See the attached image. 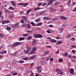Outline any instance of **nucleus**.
Here are the masks:
<instances>
[{
    "mask_svg": "<svg viewBox=\"0 0 76 76\" xmlns=\"http://www.w3.org/2000/svg\"><path fill=\"white\" fill-rule=\"evenodd\" d=\"M21 44V42H16L15 43H14L13 44H12V47L14 48V47H17L18 45H20Z\"/></svg>",
    "mask_w": 76,
    "mask_h": 76,
    "instance_id": "f257e3e1",
    "label": "nucleus"
},
{
    "mask_svg": "<svg viewBox=\"0 0 76 76\" xmlns=\"http://www.w3.org/2000/svg\"><path fill=\"white\" fill-rule=\"evenodd\" d=\"M36 50H37V48L36 47H34L31 50L30 52V54H34Z\"/></svg>",
    "mask_w": 76,
    "mask_h": 76,
    "instance_id": "f03ea898",
    "label": "nucleus"
},
{
    "mask_svg": "<svg viewBox=\"0 0 76 76\" xmlns=\"http://www.w3.org/2000/svg\"><path fill=\"white\" fill-rule=\"evenodd\" d=\"M47 1H48V6H49V5H50V4H53V3L54 1H55V0H47Z\"/></svg>",
    "mask_w": 76,
    "mask_h": 76,
    "instance_id": "7ed1b4c3",
    "label": "nucleus"
},
{
    "mask_svg": "<svg viewBox=\"0 0 76 76\" xmlns=\"http://www.w3.org/2000/svg\"><path fill=\"white\" fill-rule=\"evenodd\" d=\"M10 23V21L9 20H3L2 22V25H4V24H6V23Z\"/></svg>",
    "mask_w": 76,
    "mask_h": 76,
    "instance_id": "20e7f679",
    "label": "nucleus"
},
{
    "mask_svg": "<svg viewBox=\"0 0 76 76\" xmlns=\"http://www.w3.org/2000/svg\"><path fill=\"white\" fill-rule=\"evenodd\" d=\"M26 47L28 50H29L30 51H31V50L32 49V48L31 47H29V46L28 45H26Z\"/></svg>",
    "mask_w": 76,
    "mask_h": 76,
    "instance_id": "39448f33",
    "label": "nucleus"
},
{
    "mask_svg": "<svg viewBox=\"0 0 76 76\" xmlns=\"http://www.w3.org/2000/svg\"><path fill=\"white\" fill-rule=\"evenodd\" d=\"M60 18L61 19L64 20H67V18L64 16H60Z\"/></svg>",
    "mask_w": 76,
    "mask_h": 76,
    "instance_id": "423d86ee",
    "label": "nucleus"
},
{
    "mask_svg": "<svg viewBox=\"0 0 76 76\" xmlns=\"http://www.w3.org/2000/svg\"><path fill=\"white\" fill-rule=\"evenodd\" d=\"M37 57V56L36 55L32 56L31 57H30L29 58V60H32L33 59H34V58H35Z\"/></svg>",
    "mask_w": 76,
    "mask_h": 76,
    "instance_id": "0eeeda50",
    "label": "nucleus"
},
{
    "mask_svg": "<svg viewBox=\"0 0 76 76\" xmlns=\"http://www.w3.org/2000/svg\"><path fill=\"white\" fill-rule=\"evenodd\" d=\"M22 18L23 19H24L25 21L26 22V21H27V17H26V16H22Z\"/></svg>",
    "mask_w": 76,
    "mask_h": 76,
    "instance_id": "6e6552de",
    "label": "nucleus"
},
{
    "mask_svg": "<svg viewBox=\"0 0 76 76\" xmlns=\"http://www.w3.org/2000/svg\"><path fill=\"white\" fill-rule=\"evenodd\" d=\"M26 27L27 28L29 29L31 28V25L29 23H28L26 25Z\"/></svg>",
    "mask_w": 76,
    "mask_h": 76,
    "instance_id": "1a4fd4ad",
    "label": "nucleus"
},
{
    "mask_svg": "<svg viewBox=\"0 0 76 76\" xmlns=\"http://www.w3.org/2000/svg\"><path fill=\"white\" fill-rule=\"evenodd\" d=\"M45 11L40 12L39 13V15H44V14H45Z\"/></svg>",
    "mask_w": 76,
    "mask_h": 76,
    "instance_id": "9d476101",
    "label": "nucleus"
},
{
    "mask_svg": "<svg viewBox=\"0 0 76 76\" xmlns=\"http://www.w3.org/2000/svg\"><path fill=\"white\" fill-rule=\"evenodd\" d=\"M8 9L10 10H15V8L12 6H10Z\"/></svg>",
    "mask_w": 76,
    "mask_h": 76,
    "instance_id": "9b49d317",
    "label": "nucleus"
},
{
    "mask_svg": "<svg viewBox=\"0 0 76 76\" xmlns=\"http://www.w3.org/2000/svg\"><path fill=\"white\" fill-rule=\"evenodd\" d=\"M37 44V41L35 40H34L33 42L32 45H35Z\"/></svg>",
    "mask_w": 76,
    "mask_h": 76,
    "instance_id": "f8f14e48",
    "label": "nucleus"
},
{
    "mask_svg": "<svg viewBox=\"0 0 76 76\" xmlns=\"http://www.w3.org/2000/svg\"><path fill=\"white\" fill-rule=\"evenodd\" d=\"M49 52L48 50H47L43 54V56H46V54H48L49 53Z\"/></svg>",
    "mask_w": 76,
    "mask_h": 76,
    "instance_id": "ddd939ff",
    "label": "nucleus"
},
{
    "mask_svg": "<svg viewBox=\"0 0 76 76\" xmlns=\"http://www.w3.org/2000/svg\"><path fill=\"white\" fill-rule=\"evenodd\" d=\"M42 36L41 34H37V38H42Z\"/></svg>",
    "mask_w": 76,
    "mask_h": 76,
    "instance_id": "4468645a",
    "label": "nucleus"
},
{
    "mask_svg": "<svg viewBox=\"0 0 76 76\" xmlns=\"http://www.w3.org/2000/svg\"><path fill=\"white\" fill-rule=\"evenodd\" d=\"M23 5L24 7H26V6H28V3H23L22 6Z\"/></svg>",
    "mask_w": 76,
    "mask_h": 76,
    "instance_id": "2eb2a0df",
    "label": "nucleus"
},
{
    "mask_svg": "<svg viewBox=\"0 0 76 76\" xmlns=\"http://www.w3.org/2000/svg\"><path fill=\"white\" fill-rule=\"evenodd\" d=\"M42 25V23L40 22L37 24L36 25V26H41V25Z\"/></svg>",
    "mask_w": 76,
    "mask_h": 76,
    "instance_id": "dca6fc26",
    "label": "nucleus"
},
{
    "mask_svg": "<svg viewBox=\"0 0 76 76\" xmlns=\"http://www.w3.org/2000/svg\"><path fill=\"white\" fill-rule=\"evenodd\" d=\"M59 73L60 75H63L64 72L61 71V69H60L59 72Z\"/></svg>",
    "mask_w": 76,
    "mask_h": 76,
    "instance_id": "f3484780",
    "label": "nucleus"
},
{
    "mask_svg": "<svg viewBox=\"0 0 76 76\" xmlns=\"http://www.w3.org/2000/svg\"><path fill=\"white\" fill-rule=\"evenodd\" d=\"M56 42H57V41L56 40L54 39H52L51 42V43H54Z\"/></svg>",
    "mask_w": 76,
    "mask_h": 76,
    "instance_id": "a211bd4d",
    "label": "nucleus"
},
{
    "mask_svg": "<svg viewBox=\"0 0 76 76\" xmlns=\"http://www.w3.org/2000/svg\"><path fill=\"white\" fill-rule=\"evenodd\" d=\"M58 19V18H54L52 20V21H54V20H57Z\"/></svg>",
    "mask_w": 76,
    "mask_h": 76,
    "instance_id": "6ab92c4d",
    "label": "nucleus"
},
{
    "mask_svg": "<svg viewBox=\"0 0 76 76\" xmlns=\"http://www.w3.org/2000/svg\"><path fill=\"white\" fill-rule=\"evenodd\" d=\"M71 70H70V73H71V74H73V72H74V70H73L72 68L71 69Z\"/></svg>",
    "mask_w": 76,
    "mask_h": 76,
    "instance_id": "aec40b11",
    "label": "nucleus"
},
{
    "mask_svg": "<svg viewBox=\"0 0 76 76\" xmlns=\"http://www.w3.org/2000/svg\"><path fill=\"white\" fill-rule=\"evenodd\" d=\"M47 39H49V41H50V42H51V41H52V39L49 37H48L47 38Z\"/></svg>",
    "mask_w": 76,
    "mask_h": 76,
    "instance_id": "412c9836",
    "label": "nucleus"
},
{
    "mask_svg": "<svg viewBox=\"0 0 76 76\" xmlns=\"http://www.w3.org/2000/svg\"><path fill=\"white\" fill-rule=\"evenodd\" d=\"M12 6H14V7H15V6H16V4H15V2H14V1H12Z\"/></svg>",
    "mask_w": 76,
    "mask_h": 76,
    "instance_id": "4be33fe9",
    "label": "nucleus"
},
{
    "mask_svg": "<svg viewBox=\"0 0 76 76\" xmlns=\"http://www.w3.org/2000/svg\"><path fill=\"white\" fill-rule=\"evenodd\" d=\"M59 31H61L60 32L61 33V32H62L61 31H63V30H64V28H59Z\"/></svg>",
    "mask_w": 76,
    "mask_h": 76,
    "instance_id": "5701e85b",
    "label": "nucleus"
},
{
    "mask_svg": "<svg viewBox=\"0 0 76 76\" xmlns=\"http://www.w3.org/2000/svg\"><path fill=\"white\" fill-rule=\"evenodd\" d=\"M30 23H31V25L33 26H35V23L32 22H31Z\"/></svg>",
    "mask_w": 76,
    "mask_h": 76,
    "instance_id": "b1692460",
    "label": "nucleus"
},
{
    "mask_svg": "<svg viewBox=\"0 0 76 76\" xmlns=\"http://www.w3.org/2000/svg\"><path fill=\"white\" fill-rule=\"evenodd\" d=\"M30 50H24V52L25 53H26V54H28L29 51H30Z\"/></svg>",
    "mask_w": 76,
    "mask_h": 76,
    "instance_id": "393cba45",
    "label": "nucleus"
},
{
    "mask_svg": "<svg viewBox=\"0 0 76 76\" xmlns=\"http://www.w3.org/2000/svg\"><path fill=\"white\" fill-rule=\"evenodd\" d=\"M71 2V0H69L67 3V6H70V2Z\"/></svg>",
    "mask_w": 76,
    "mask_h": 76,
    "instance_id": "a878e982",
    "label": "nucleus"
},
{
    "mask_svg": "<svg viewBox=\"0 0 76 76\" xmlns=\"http://www.w3.org/2000/svg\"><path fill=\"white\" fill-rule=\"evenodd\" d=\"M6 29L7 31H10L11 29V28L10 27H7L6 28Z\"/></svg>",
    "mask_w": 76,
    "mask_h": 76,
    "instance_id": "bb28decb",
    "label": "nucleus"
},
{
    "mask_svg": "<svg viewBox=\"0 0 76 76\" xmlns=\"http://www.w3.org/2000/svg\"><path fill=\"white\" fill-rule=\"evenodd\" d=\"M68 53H67V52H66L64 53V56H65V57H66L67 56H68Z\"/></svg>",
    "mask_w": 76,
    "mask_h": 76,
    "instance_id": "cd10ccee",
    "label": "nucleus"
},
{
    "mask_svg": "<svg viewBox=\"0 0 76 76\" xmlns=\"http://www.w3.org/2000/svg\"><path fill=\"white\" fill-rule=\"evenodd\" d=\"M24 39H25V38L21 37L18 40V41H22V40H24Z\"/></svg>",
    "mask_w": 76,
    "mask_h": 76,
    "instance_id": "c85d7f7f",
    "label": "nucleus"
},
{
    "mask_svg": "<svg viewBox=\"0 0 76 76\" xmlns=\"http://www.w3.org/2000/svg\"><path fill=\"white\" fill-rule=\"evenodd\" d=\"M44 19H45V20H49V19H50V18L45 17H44Z\"/></svg>",
    "mask_w": 76,
    "mask_h": 76,
    "instance_id": "c756f323",
    "label": "nucleus"
},
{
    "mask_svg": "<svg viewBox=\"0 0 76 76\" xmlns=\"http://www.w3.org/2000/svg\"><path fill=\"white\" fill-rule=\"evenodd\" d=\"M20 22L21 23H25V21H24L23 19H22L21 20Z\"/></svg>",
    "mask_w": 76,
    "mask_h": 76,
    "instance_id": "7c9ffc66",
    "label": "nucleus"
},
{
    "mask_svg": "<svg viewBox=\"0 0 76 76\" xmlns=\"http://www.w3.org/2000/svg\"><path fill=\"white\" fill-rule=\"evenodd\" d=\"M59 62H62L63 61V60L61 58H60L59 59Z\"/></svg>",
    "mask_w": 76,
    "mask_h": 76,
    "instance_id": "2f4dec72",
    "label": "nucleus"
},
{
    "mask_svg": "<svg viewBox=\"0 0 76 76\" xmlns=\"http://www.w3.org/2000/svg\"><path fill=\"white\" fill-rule=\"evenodd\" d=\"M39 9H40V8H35L34 9V10H35V11H36V10H39Z\"/></svg>",
    "mask_w": 76,
    "mask_h": 76,
    "instance_id": "473e14b6",
    "label": "nucleus"
},
{
    "mask_svg": "<svg viewBox=\"0 0 76 76\" xmlns=\"http://www.w3.org/2000/svg\"><path fill=\"white\" fill-rule=\"evenodd\" d=\"M59 4V3L58 2H57L56 3H55L54 4V5L55 6H57V5H58Z\"/></svg>",
    "mask_w": 76,
    "mask_h": 76,
    "instance_id": "72a5a7b5",
    "label": "nucleus"
},
{
    "mask_svg": "<svg viewBox=\"0 0 76 76\" xmlns=\"http://www.w3.org/2000/svg\"><path fill=\"white\" fill-rule=\"evenodd\" d=\"M29 59L28 57H26V58H23L22 59V60H28Z\"/></svg>",
    "mask_w": 76,
    "mask_h": 76,
    "instance_id": "f704fd0d",
    "label": "nucleus"
},
{
    "mask_svg": "<svg viewBox=\"0 0 76 76\" xmlns=\"http://www.w3.org/2000/svg\"><path fill=\"white\" fill-rule=\"evenodd\" d=\"M34 38H37V34H34Z\"/></svg>",
    "mask_w": 76,
    "mask_h": 76,
    "instance_id": "c9c22d12",
    "label": "nucleus"
},
{
    "mask_svg": "<svg viewBox=\"0 0 76 76\" xmlns=\"http://www.w3.org/2000/svg\"><path fill=\"white\" fill-rule=\"evenodd\" d=\"M24 62V61H19V63H21V64L23 63Z\"/></svg>",
    "mask_w": 76,
    "mask_h": 76,
    "instance_id": "e433bc0d",
    "label": "nucleus"
},
{
    "mask_svg": "<svg viewBox=\"0 0 76 76\" xmlns=\"http://www.w3.org/2000/svg\"><path fill=\"white\" fill-rule=\"evenodd\" d=\"M57 44H62V41H59L57 42Z\"/></svg>",
    "mask_w": 76,
    "mask_h": 76,
    "instance_id": "4c0bfd02",
    "label": "nucleus"
},
{
    "mask_svg": "<svg viewBox=\"0 0 76 76\" xmlns=\"http://www.w3.org/2000/svg\"><path fill=\"white\" fill-rule=\"evenodd\" d=\"M34 63H33L31 64V65L29 66L30 68H32V67L34 65Z\"/></svg>",
    "mask_w": 76,
    "mask_h": 76,
    "instance_id": "58836bf2",
    "label": "nucleus"
},
{
    "mask_svg": "<svg viewBox=\"0 0 76 76\" xmlns=\"http://www.w3.org/2000/svg\"><path fill=\"white\" fill-rule=\"evenodd\" d=\"M53 8H51L50 9V11L51 12H53Z\"/></svg>",
    "mask_w": 76,
    "mask_h": 76,
    "instance_id": "ea45409f",
    "label": "nucleus"
},
{
    "mask_svg": "<svg viewBox=\"0 0 76 76\" xmlns=\"http://www.w3.org/2000/svg\"><path fill=\"white\" fill-rule=\"evenodd\" d=\"M42 4V3H40L39 4H38V6H41Z\"/></svg>",
    "mask_w": 76,
    "mask_h": 76,
    "instance_id": "a19ab883",
    "label": "nucleus"
},
{
    "mask_svg": "<svg viewBox=\"0 0 76 76\" xmlns=\"http://www.w3.org/2000/svg\"><path fill=\"white\" fill-rule=\"evenodd\" d=\"M75 40V38L74 37H72L71 38V40L72 41H74Z\"/></svg>",
    "mask_w": 76,
    "mask_h": 76,
    "instance_id": "79ce46f5",
    "label": "nucleus"
},
{
    "mask_svg": "<svg viewBox=\"0 0 76 76\" xmlns=\"http://www.w3.org/2000/svg\"><path fill=\"white\" fill-rule=\"evenodd\" d=\"M41 67H42L41 66H40L37 67V70H39V69H41Z\"/></svg>",
    "mask_w": 76,
    "mask_h": 76,
    "instance_id": "37998d69",
    "label": "nucleus"
},
{
    "mask_svg": "<svg viewBox=\"0 0 76 76\" xmlns=\"http://www.w3.org/2000/svg\"><path fill=\"white\" fill-rule=\"evenodd\" d=\"M31 10H28L27 11V15H28V14H29V12H31Z\"/></svg>",
    "mask_w": 76,
    "mask_h": 76,
    "instance_id": "c03bdc74",
    "label": "nucleus"
},
{
    "mask_svg": "<svg viewBox=\"0 0 76 76\" xmlns=\"http://www.w3.org/2000/svg\"><path fill=\"white\" fill-rule=\"evenodd\" d=\"M39 21H40V20L38 19H37L35 20V22H39Z\"/></svg>",
    "mask_w": 76,
    "mask_h": 76,
    "instance_id": "a18cd8bd",
    "label": "nucleus"
},
{
    "mask_svg": "<svg viewBox=\"0 0 76 76\" xmlns=\"http://www.w3.org/2000/svg\"><path fill=\"white\" fill-rule=\"evenodd\" d=\"M72 36V34H69L68 35H67L66 36L68 38H70V37Z\"/></svg>",
    "mask_w": 76,
    "mask_h": 76,
    "instance_id": "49530a36",
    "label": "nucleus"
},
{
    "mask_svg": "<svg viewBox=\"0 0 76 76\" xmlns=\"http://www.w3.org/2000/svg\"><path fill=\"white\" fill-rule=\"evenodd\" d=\"M23 3H19L18 4V6H22Z\"/></svg>",
    "mask_w": 76,
    "mask_h": 76,
    "instance_id": "de8ad7c7",
    "label": "nucleus"
},
{
    "mask_svg": "<svg viewBox=\"0 0 76 76\" xmlns=\"http://www.w3.org/2000/svg\"><path fill=\"white\" fill-rule=\"evenodd\" d=\"M36 30H39V31L41 30V28H39V27H37L36 28Z\"/></svg>",
    "mask_w": 76,
    "mask_h": 76,
    "instance_id": "09e8293b",
    "label": "nucleus"
},
{
    "mask_svg": "<svg viewBox=\"0 0 76 76\" xmlns=\"http://www.w3.org/2000/svg\"><path fill=\"white\" fill-rule=\"evenodd\" d=\"M66 26V23H64L62 25V27Z\"/></svg>",
    "mask_w": 76,
    "mask_h": 76,
    "instance_id": "8fccbe9b",
    "label": "nucleus"
},
{
    "mask_svg": "<svg viewBox=\"0 0 76 76\" xmlns=\"http://www.w3.org/2000/svg\"><path fill=\"white\" fill-rule=\"evenodd\" d=\"M18 24H19V23L17 22L15 24V26H18Z\"/></svg>",
    "mask_w": 76,
    "mask_h": 76,
    "instance_id": "3c124183",
    "label": "nucleus"
},
{
    "mask_svg": "<svg viewBox=\"0 0 76 76\" xmlns=\"http://www.w3.org/2000/svg\"><path fill=\"white\" fill-rule=\"evenodd\" d=\"M49 26L50 28H53V27H54V26L52 25H49Z\"/></svg>",
    "mask_w": 76,
    "mask_h": 76,
    "instance_id": "603ef678",
    "label": "nucleus"
},
{
    "mask_svg": "<svg viewBox=\"0 0 76 76\" xmlns=\"http://www.w3.org/2000/svg\"><path fill=\"white\" fill-rule=\"evenodd\" d=\"M60 69H56V72H60Z\"/></svg>",
    "mask_w": 76,
    "mask_h": 76,
    "instance_id": "864d4df0",
    "label": "nucleus"
},
{
    "mask_svg": "<svg viewBox=\"0 0 76 76\" xmlns=\"http://www.w3.org/2000/svg\"><path fill=\"white\" fill-rule=\"evenodd\" d=\"M31 38H32V36L29 37L28 38V40H30Z\"/></svg>",
    "mask_w": 76,
    "mask_h": 76,
    "instance_id": "5fc2aeb1",
    "label": "nucleus"
},
{
    "mask_svg": "<svg viewBox=\"0 0 76 76\" xmlns=\"http://www.w3.org/2000/svg\"><path fill=\"white\" fill-rule=\"evenodd\" d=\"M18 75V73L17 72H14V73L12 75V76H14V75Z\"/></svg>",
    "mask_w": 76,
    "mask_h": 76,
    "instance_id": "6e6d98bb",
    "label": "nucleus"
},
{
    "mask_svg": "<svg viewBox=\"0 0 76 76\" xmlns=\"http://www.w3.org/2000/svg\"><path fill=\"white\" fill-rule=\"evenodd\" d=\"M2 52H3V53H4V54L7 53V51H6V50H4L2 51Z\"/></svg>",
    "mask_w": 76,
    "mask_h": 76,
    "instance_id": "4d7b16f0",
    "label": "nucleus"
},
{
    "mask_svg": "<svg viewBox=\"0 0 76 76\" xmlns=\"http://www.w3.org/2000/svg\"><path fill=\"white\" fill-rule=\"evenodd\" d=\"M50 61H53V58H51L50 59Z\"/></svg>",
    "mask_w": 76,
    "mask_h": 76,
    "instance_id": "13d9d810",
    "label": "nucleus"
},
{
    "mask_svg": "<svg viewBox=\"0 0 76 76\" xmlns=\"http://www.w3.org/2000/svg\"><path fill=\"white\" fill-rule=\"evenodd\" d=\"M3 37V34L1 33L0 34V37Z\"/></svg>",
    "mask_w": 76,
    "mask_h": 76,
    "instance_id": "bf43d9fd",
    "label": "nucleus"
},
{
    "mask_svg": "<svg viewBox=\"0 0 76 76\" xmlns=\"http://www.w3.org/2000/svg\"><path fill=\"white\" fill-rule=\"evenodd\" d=\"M14 73H15V71H12L11 72V75H13V74H14Z\"/></svg>",
    "mask_w": 76,
    "mask_h": 76,
    "instance_id": "052dcab7",
    "label": "nucleus"
},
{
    "mask_svg": "<svg viewBox=\"0 0 76 76\" xmlns=\"http://www.w3.org/2000/svg\"><path fill=\"white\" fill-rule=\"evenodd\" d=\"M28 34H23V36L26 37V36H28Z\"/></svg>",
    "mask_w": 76,
    "mask_h": 76,
    "instance_id": "680f3d73",
    "label": "nucleus"
},
{
    "mask_svg": "<svg viewBox=\"0 0 76 76\" xmlns=\"http://www.w3.org/2000/svg\"><path fill=\"white\" fill-rule=\"evenodd\" d=\"M46 4L45 3H43V4H42V6H45Z\"/></svg>",
    "mask_w": 76,
    "mask_h": 76,
    "instance_id": "e2e57ef3",
    "label": "nucleus"
},
{
    "mask_svg": "<svg viewBox=\"0 0 76 76\" xmlns=\"http://www.w3.org/2000/svg\"><path fill=\"white\" fill-rule=\"evenodd\" d=\"M46 47L47 48H51V46H47Z\"/></svg>",
    "mask_w": 76,
    "mask_h": 76,
    "instance_id": "0e129e2a",
    "label": "nucleus"
},
{
    "mask_svg": "<svg viewBox=\"0 0 76 76\" xmlns=\"http://www.w3.org/2000/svg\"><path fill=\"white\" fill-rule=\"evenodd\" d=\"M72 11H73V12H75V11H76V7L74 9H73Z\"/></svg>",
    "mask_w": 76,
    "mask_h": 76,
    "instance_id": "69168bd1",
    "label": "nucleus"
},
{
    "mask_svg": "<svg viewBox=\"0 0 76 76\" xmlns=\"http://www.w3.org/2000/svg\"><path fill=\"white\" fill-rule=\"evenodd\" d=\"M72 57L73 58H76V56H72Z\"/></svg>",
    "mask_w": 76,
    "mask_h": 76,
    "instance_id": "338daca9",
    "label": "nucleus"
},
{
    "mask_svg": "<svg viewBox=\"0 0 76 76\" xmlns=\"http://www.w3.org/2000/svg\"><path fill=\"white\" fill-rule=\"evenodd\" d=\"M30 76H34V73L32 72V73L30 75Z\"/></svg>",
    "mask_w": 76,
    "mask_h": 76,
    "instance_id": "774afa93",
    "label": "nucleus"
}]
</instances>
